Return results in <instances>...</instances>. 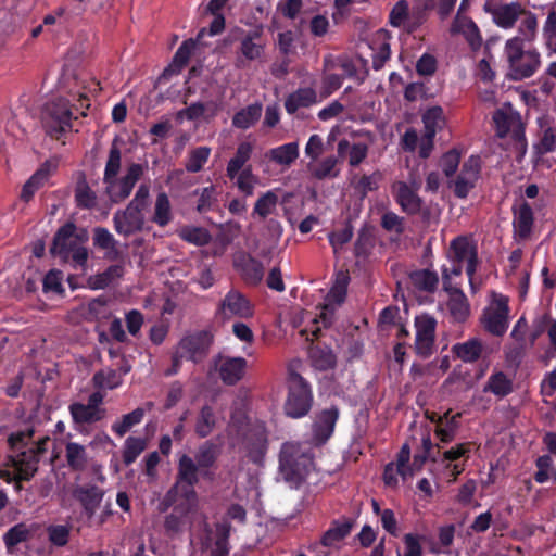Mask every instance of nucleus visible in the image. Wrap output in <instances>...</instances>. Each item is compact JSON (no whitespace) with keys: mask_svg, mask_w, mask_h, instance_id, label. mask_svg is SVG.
Wrapping results in <instances>:
<instances>
[{"mask_svg":"<svg viewBox=\"0 0 556 556\" xmlns=\"http://www.w3.org/2000/svg\"><path fill=\"white\" fill-rule=\"evenodd\" d=\"M349 281L350 277L348 274L341 273L337 276L334 285L331 287L326 296L327 304L341 305L344 302L346 298Z\"/></svg>","mask_w":556,"mask_h":556,"instance_id":"54","label":"nucleus"},{"mask_svg":"<svg viewBox=\"0 0 556 556\" xmlns=\"http://www.w3.org/2000/svg\"><path fill=\"white\" fill-rule=\"evenodd\" d=\"M146 170V166L140 163H131L124 176H114L112 179L103 180L105 185V193L109 200L118 204L125 201L132 192L136 184L141 179Z\"/></svg>","mask_w":556,"mask_h":556,"instance_id":"7","label":"nucleus"},{"mask_svg":"<svg viewBox=\"0 0 556 556\" xmlns=\"http://www.w3.org/2000/svg\"><path fill=\"white\" fill-rule=\"evenodd\" d=\"M513 390V380L504 371L493 372L483 387L484 393H492L498 399L506 397Z\"/></svg>","mask_w":556,"mask_h":556,"instance_id":"32","label":"nucleus"},{"mask_svg":"<svg viewBox=\"0 0 556 556\" xmlns=\"http://www.w3.org/2000/svg\"><path fill=\"white\" fill-rule=\"evenodd\" d=\"M353 237V227L351 224H346L342 229L332 231L329 235V242L333 248L334 252L346 244Z\"/></svg>","mask_w":556,"mask_h":556,"instance_id":"64","label":"nucleus"},{"mask_svg":"<svg viewBox=\"0 0 556 556\" xmlns=\"http://www.w3.org/2000/svg\"><path fill=\"white\" fill-rule=\"evenodd\" d=\"M315 103H317V92L313 88H299L286 98L285 109L288 114L293 115L299 109L309 108Z\"/></svg>","mask_w":556,"mask_h":556,"instance_id":"27","label":"nucleus"},{"mask_svg":"<svg viewBox=\"0 0 556 556\" xmlns=\"http://www.w3.org/2000/svg\"><path fill=\"white\" fill-rule=\"evenodd\" d=\"M457 0H413V27L427 22L430 12H435L440 21L447 20L454 12Z\"/></svg>","mask_w":556,"mask_h":556,"instance_id":"12","label":"nucleus"},{"mask_svg":"<svg viewBox=\"0 0 556 556\" xmlns=\"http://www.w3.org/2000/svg\"><path fill=\"white\" fill-rule=\"evenodd\" d=\"M73 496L80 503L85 515L88 518H92L100 507L104 492L94 484L78 485L74 489Z\"/></svg>","mask_w":556,"mask_h":556,"instance_id":"21","label":"nucleus"},{"mask_svg":"<svg viewBox=\"0 0 556 556\" xmlns=\"http://www.w3.org/2000/svg\"><path fill=\"white\" fill-rule=\"evenodd\" d=\"M484 11L492 15L493 22L501 28H511L519 16L525 13L519 2L498 4L494 0H486Z\"/></svg>","mask_w":556,"mask_h":556,"instance_id":"15","label":"nucleus"},{"mask_svg":"<svg viewBox=\"0 0 556 556\" xmlns=\"http://www.w3.org/2000/svg\"><path fill=\"white\" fill-rule=\"evenodd\" d=\"M30 531L25 523H17L11 527L3 535V542L8 551H12L20 543L26 542Z\"/></svg>","mask_w":556,"mask_h":556,"instance_id":"59","label":"nucleus"},{"mask_svg":"<svg viewBox=\"0 0 556 556\" xmlns=\"http://www.w3.org/2000/svg\"><path fill=\"white\" fill-rule=\"evenodd\" d=\"M121 164H122V152L117 144V138L114 139L112 142L109 157L105 163L104 167V174H103V180H109L114 178V176H117L121 170Z\"/></svg>","mask_w":556,"mask_h":556,"instance_id":"58","label":"nucleus"},{"mask_svg":"<svg viewBox=\"0 0 556 556\" xmlns=\"http://www.w3.org/2000/svg\"><path fill=\"white\" fill-rule=\"evenodd\" d=\"M217 315L223 319L247 318L253 315V307L243 293L231 289L218 304Z\"/></svg>","mask_w":556,"mask_h":556,"instance_id":"13","label":"nucleus"},{"mask_svg":"<svg viewBox=\"0 0 556 556\" xmlns=\"http://www.w3.org/2000/svg\"><path fill=\"white\" fill-rule=\"evenodd\" d=\"M214 343V334L211 330H199L186 334L180 339L177 349L193 364L202 363L210 353Z\"/></svg>","mask_w":556,"mask_h":556,"instance_id":"8","label":"nucleus"},{"mask_svg":"<svg viewBox=\"0 0 556 556\" xmlns=\"http://www.w3.org/2000/svg\"><path fill=\"white\" fill-rule=\"evenodd\" d=\"M443 290L448 294L446 303L451 317L455 323H465L470 315V305L462 289L450 281L448 269L441 267Z\"/></svg>","mask_w":556,"mask_h":556,"instance_id":"11","label":"nucleus"},{"mask_svg":"<svg viewBox=\"0 0 556 556\" xmlns=\"http://www.w3.org/2000/svg\"><path fill=\"white\" fill-rule=\"evenodd\" d=\"M48 179V172L40 168L24 184L21 192V199L24 202H29L36 191H38Z\"/></svg>","mask_w":556,"mask_h":556,"instance_id":"57","label":"nucleus"},{"mask_svg":"<svg viewBox=\"0 0 556 556\" xmlns=\"http://www.w3.org/2000/svg\"><path fill=\"white\" fill-rule=\"evenodd\" d=\"M337 162L334 156L324 159L311 168L312 176L319 180L328 177H337L339 175V170L336 169Z\"/></svg>","mask_w":556,"mask_h":556,"instance_id":"60","label":"nucleus"},{"mask_svg":"<svg viewBox=\"0 0 556 556\" xmlns=\"http://www.w3.org/2000/svg\"><path fill=\"white\" fill-rule=\"evenodd\" d=\"M76 206L84 210H91L97 205V194L83 179L75 188Z\"/></svg>","mask_w":556,"mask_h":556,"instance_id":"52","label":"nucleus"},{"mask_svg":"<svg viewBox=\"0 0 556 556\" xmlns=\"http://www.w3.org/2000/svg\"><path fill=\"white\" fill-rule=\"evenodd\" d=\"M20 470L18 478L31 480L38 471L40 459L29 450L20 453Z\"/></svg>","mask_w":556,"mask_h":556,"instance_id":"55","label":"nucleus"},{"mask_svg":"<svg viewBox=\"0 0 556 556\" xmlns=\"http://www.w3.org/2000/svg\"><path fill=\"white\" fill-rule=\"evenodd\" d=\"M513 227L520 239H527L532 230L534 216L531 205L523 201L518 207H513Z\"/></svg>","mask_w":556,"mask_h":556,"instance_id":"26","label":"nucleus"},{"mask_svg":"<svg viewBox=\"0 0 556 556\" xmlns=\"http://www.w3.org/2000/svg\"><path fill=\"white\" fill-rule=\"evenodd\" d=\"M308 354L312 366L319 371L332 369L337 364V357L328 346L314 345Z\"/></svg>","mask_w":556,"mask_h":556,"instance_id":"35","label":"nucleus"},{"mask_svg":"<svg viewBox=\"0 0 556 556\" xmlns=\"http://www.w3.org/2000/svg\"><path fill=\"white\" fill-rule=\"evenodd\" d=\"M65 458L67 466L73 471H83L88 465V454L86 447L77 442L66 443Z\"/></svg>","mask_w":556,"mask_h":556,"instance_id":"38","label":"nucleus"},{"mask_svg":"<svg viewBox=\"0 0 556 556\" xmlns=\"http://www.w3.org/2000/svg\"><path fill=\"white\" fill-rule=\"evenodd\" d=\"M278 197L273 190L263 193L255 202L252 215L266 219L277 207Z\"/></svg>","mask_w":556,"mask_h":556,"instance_id":"49","label":"nucleus"},{"mask_svg":"<svg viewBox=\"0 0 556 556\" xmlns=\"http://www.w3.org/2000/svg\"><path fill=\"white\" fill-rule=\"evenodd\" d=\"M193 194L199 197L195 210L200 214L207 213L217 205L216 189L214 186L195 189Z\"/></svg>","mask_w":556,"mask_h":556,"instance_id":"56","label":"nucleus"},{"mask_svg":"<svg viewBox=\"0 0 556 556\" xmlns=\"http://www.w3.org/2000/svg\"><path fill=\"white\" fill-rule=\"evenodd\" d=\"M414 325L416 328L414 350L418 356L428 358L434 351L438 321L434 316L422 313L415 316Z\"/></svg>","mask_w":556,"mask_h":556,"instance_id":"9","label":"nucleus"},{"mask_svg":"<svg viewBox=\"0 0 556 556\" xmlns=\"http://www.w3.org/2000/svg\"><path fill=\"white\" fill-rule=\"evenodd\" d=\"M413 9L409 10L407 0H399L389 13V24L392 27L402 28L406 34L415 33L421 25L413 24Z\"/></svg>","mask_w":556,"mask_h":556,"instance_id":"24","label":"nucleus"},{"mask_svg":"<svg viewBox=\"0 0 556 556\" xmlns=\"http://www.w3.org/2000/svg\"><path fill=\"white\" fill-rule=\"evenodd\" d=\"M355 520L350 517H342L331 521L329 529L324 532L318 543L312 545V548L331 547L336 543L344 540L354 528Z\"/></svg>","mask_w":556,"mask_h":556,"instance_id":"20","label":"nucleus"},{"mask_svg":"<svg viewBox=\"0 0 556 556\" xmlns=\"http://www.w3.org/2000/svg\"><path fill=\"white\" fill-rule=\"evenodd\" d=\"M173 219L172 205L166 192H159L155 199L154 213L151 218L160 227L167 226Z\"/></svg>","mask_w":556,"mask_h":556,"instance_id":"42","label":"nucleus"},{"mask_svg":"<svg viewBox=\"0 0 556 556\" xmlns=\"http://www.w3.org/2000/svg\"><path fill=\"white\" fill-rule=\"evenodd\" d=\"M412 285L419 291L433 293L438 289L439 276L430 269H416L409 273Z\"/></svg>","mask_w":556,"mask_h":556,"instance_id":"36","label":"nucleus"},{"mask_svg":"<svg viewBox=\"0 0 556 556\" xmlns=\"http://www.w3.org/2000/svg\"><path fill=\"white\" fill-rule=\"evenodd\" d=\"M123 275L124 267L122 265H110L104 271L90 276L87 281L88 287L92 290H103Z\"/></svg>","mask_w":556,"mask_h":556,"instance_id":"40","label":"nucleus"},{"mask_svg":"<svg viewBox=\"0 0 556 556\" xmlns=\"http://www.w3.org/2000/svg\"><path fill=\"white\" fill-rule=\"evenodd\" d=\"M422 123L425 127V132L429 134L430 136H435L437 131L444 124L443 109L439 105L429 108L422 114Z\"/></svg>","mask_w":556,"mask_h":556,"instance_id":"50","label":"nucleus"},{"mask_svg":"<svg viewBox=\"0 0 556 556\" xmlns=\"http://www.w3.org/2000/svg\"><path fill=\"white\" fill-rule=\"evenodd\" d=\"M236 177L238 189L247 197L252 195L256 178L252 173L251 166L243 168Z\"/></svg>","mask_w":556,"mask_h":556,"instance_id":"62","label":"nucleus"},{"mask_svg":"<svg viewBox=\"0 0 556 556\" xmlns=\"http://www.w3.org/2000/svg\"><path fill=\"white\" fill-rule=\"evenodd\" d=\"M380 224L384 230L389 232L393 231L396 235H402L405 230L404 217L399 216L392 211H388L381 216Z\"/></svg>","mask_w":556,"mask_h":556,"instance_id":"61","label":"nucleus"},{"mask_svg":"<svg viewBox=\"0 0 556 556\" xmlns=\"http://www.w3.org/2000/svg\"><path fill=\"white\" fill-rule=\"evenodd\" d=\"M237 66H242V59L245 61H256L264 54V45L262 43L263 27L257 26L252 30H241Z\"/></svg>","mask_w":556,"mask_h":556,"instance_id":"16","label":"nucleus"},{"mask_svg":"<svg viewBox=\"0 0 556 556\" xmlns=\"http://www.w3.org/2000/svg\"><path fill=\"white\" fill-rule=\"evenodd\" d=\"M206 33V28H202L199 30L197 39L189 38L184 40L175 52L170 66L176 67L177 71L182 70L188 64L192 53L194 52L197 48V41L202 39Z\"/></svg>","mask_w":556,"mask_h":556,"instance_id":"39","label":"nucleus"},{"mask_svg":"<svg viewBox=\"0 0 556 556\" xmlns=\"http://www.w3.org/2000/svg\"><path fill=\"white\" fill-rule=\"evenodd\" d=\"M109 299L105 295H99L88 302L85 312V318L88 321H100L110 318Z\"/></svg>","mask_w":556,"mask_h":556,"instance_id":"43","label":"nucleus"},{"mask_svg":"<svg viewBox=\"0 0 556 556\" xmlns=\"http://www.w3.org/2000/svg\"><path fill=\"white\" fill-rule=\"evenodd\" d=\"M253 152L252 143L244 141L241 142L235 155L229 160L227 164V176L233 179L239 172L243 169L244 164L250 160Z\"/></svg>","mask_w":556,"mask_h":556,"instance_id":"41","label":"nucleus"},{"mask_svg":"<svg viewBox=\"0 0 556 556\" xmlns=\"http://www.w3.org/2000/svg\"><path fill=\"white\" fill-rule=\"evenodd\" d=\"M218 425V417L215 408L210 404H204L199 409L194 419V433L200 439L210 437Z\"/></svg>","mask_w":556,"mask_h":556,"instance_id":"25","label":"nucleus"},{"mask_svg":"<svg viewBox=\"0 0 556 556\" xmlns=\"http://www.w3.org/2000/svg\"><path fill=\"white\" fill-rule=\"evenodd\" d=\"M74 105L63 97L48 101L41 111V123L46 134L52 139L60 140L65 134L73 130Z\"/></svg>","mask_w":556,"mask_h":556,"instance_id":"5","label":"nucleus"},{"mask_svg":"<svg viewBox=\"0 0 556 556\" xmlns=\"http://www.w3.org/2000/svg\"><path fill=\"white\" fill-rule=\"evenodd\" d=\"M187 514V508L175 506L173 511L165 517L164 530L167 536L174 538L182 532Z\"/></svg>","mask_w":556,"mask_h":556,"instance_id":"46","label":"nucleus"},{"mask_svg":"<svg viewBox=\"0 0 556 556\" xmlns=\"http://www.w3.org/2000/svg\"><path fill=\"white\" fill-rule=\"evenodd\" d=\"M299 154V143L293 141L269 149L265 156L277 165L290 167L296 161Z\"/></svg>","mask_w":556,"mask_h":556,"instance_id":"29","label":"nucleus"},{"mask_svg":"<svg viewBox=\"0 0 556 556\" xmlns=\"http://www.w3.org/2000/svg\"><path fill=\"white\" fill-rule=\"evenodd\" d=\"M460 163V153L456 149H452L444 153L440 161V166L446 177L453 176Z\"/></svg>","mask_w":556,"mask_h":556,"instance_id":"63","label":"nucleus"},{"mask_svg":"<svg viewBox=\"0 0 556 556\" xmlns=\"http://www.w3.org/2000/svg\"><path fill=\"white\" fill-rule=\"evenodd\" d=\"M508 312L507 299L502 296L496 301V307L484 314L485 329L494 336H503L508 328Z\"/></svg>","mask_w":556,"mask_h":556,"instance_id":"22","label":"nucleus"},{"mask_svg":"<svg viewBox=\"0 0 556 556\" xmlns=\"http://www.w3.org/2000/svg\"><path fill=\"white\" fill-rule=\"evenodd\" d=\"M262 111L263 106L258 102L239 110L232 116V126L242 130L249 129L261 118Z\"/></svg>","mask_w":556,"mask_h":556,"instance_id":"34","label":"nucleus"},{"mask_svg":"<svg viewBox=\"0 0 556 556\" xmlns=\"http://www.w3.org/2000/svg\"><path fill=\"white\" fill-rule=\"evenodd\" d=\"M287 396L283 403V413L292 419L307 416L314 404L312 384L292 367L288 368L286 379Z\"/></svg>","mask_w":556,"mask_h":556,"instance_id":"2","label":"nucleus"},{"mask_svg":"<svg viewBox=\"0 0 556 556\" xmlns=\"http://www.w3.org/2000/svg\"><path fill=\"white\" fill-rule=\"evenodd\" d=\"M146 415L142 407H137L132 412L123 415L121 420L112 424V431L119 438L124 437L132 427L139 425Z\"/></svg>","mask_w":556,"mask_h":556,"instance_id":"45","label":"nucleus"},{"mask_svg":"<svg viewBox=\"0 0 556 556\" xmlns=\"http://www.w3.org/2000/svg\"><path fill=\"white\" fill-rule=\"evenodd\" d=\"M70 414L75 425L94 424L102 420L105 410H96L87 404L74 402L68 406Z\"/></svg>","mask_w":556,"mask_h":556,"instance_id":"30","label":"nucleus"},{"mask_svg":"<svg viewBox=\"0 0 556 556\" xmlns=\"http://www.w3.org/2000/svg\"><path fill=\"white\" fill-rule=\"evenodd\" d=\"M178 236L181 240L198 247L206 245L212 240L210 231L203 227L186 226L179 230Z\"/></svg>","mask_w":556,"mask_h":556,"instance_id":"48","label":"nucleus"},{"mask_svg":"<svg viewBox=\"0 0 556 556\" xmlns=\"http://www.w3.org/2000/svg\"><path fill=\"white\" fill-rule=\"evenodd\" d=\"M87 241L85 230L77 231V226L73 222H66L54 233L50 254L73 268H85L89 255L85 247Z\"/></svg>","mask_w":556,"mask_h":556,"instance_id":"1","label":"nucleus"},{"mask_svg":"<svg viewBox=\"0 0 556 556\" xmlns=\"http://www.w3.org/2000/svg\"><path fill=\"white\" fill-rule=\"evenodd\" d=\"M419 184L409 186L405 181H395L392 185V193L395 202L400 205L402 212L407 215H417L422 212L424 201L418 195Z\"/></svg>","mask_w":556,"mask_h":556,"instance_id":"14","label":"nucleus"},{"mask_svg":"<svg viewBox=\"0 0 556 556\" xmlns=\"http://www.w3.org/2000/svg\"><path fill=\"white\" fill-rule=\"evenodd\" d=\"M93 245L106 250V258L114 261L119 257V251L117 249V241L113 235L103 227H97L93 230Z\"/></svg>","mask_w":556,"mask_h":556,"instance_id":"37","label":"nucleus"},{"mask_svg":"<svg viewBox=\"0 0 556 556\" xmlns=\"http://www.w3.org/2000/svg\"><path fill=\"white\" fill-rule=\"evenodd\" d=\"M249 459L260 465L262 464L267 452V439L264 432H256L252 434L247 442Z\"/></svg>","mask_w":556,"mask_h":556,"instance_id":"44","label":"nucleus"},{"mask_svg":"<svg viewBox=\"0 0 556 556\" xmlns=\"http://www.w3.org/2000/svg\"><path fill=\"white\" fill-rule=\"evenodd\" d=\"M339 408L331 406L320 410L313 422V439L316 444H325L334 431L339 419Z\"/></svg>","mask_w":556,"mask_h":556,"instance_id":"18","label":"nucleus"},{"mask_svg":"<svg viewBox=\"0 0 556 556\" xmlns=\"http://www.w3.org/2000/svg\"><path fill=\"white\" fill-rule=\"evenodd\" d=\"M452 351L464 363H475L481 357L483 345L480 339L471 338L454 344Z\"/></svg>","mask_w":556,"mask_h":556,"instance_id":"33","label":"nucleus"},{"mask_svg":"<svg viewBox=\"0 0 556 556\" xmlns=\"http://www.w3.org/2000/svg\"><path fill=\"white\" fill-rule=\"evenodd\" d=\"M220 455V447L212 440L204 441L199 447L194 456V462L201 469L203 477L207 476V469L212 468Z\"/></svg>","mask_w":556,"mask_h":556,"instance_id":"28","label":"nucleus"},{"mask_svg":"<svg viewBox=\"0 0 556 556\" xmlns=\"http://www.w3.org/2000/svg\"><path fill=\"white\" fill-rule=\"evenodd\" d=\"M247 366L244 357L218 353L212 358L210 368L218 374L224 384L235 386L244 377Z\"/></svg>","mask_w":556,"mask_h":556,"instance_id":"10","label":"nucleus"},{"mask_svg":"<svg viewBox=\"0 0 556 556\" xmlns=\"http://www.w3.org/2000/svg\"><path fill=\"white\" fill-rule=\"evenodd\" d=\"M93 387L97 389L113 390L123 383V378L117 370L112 368L101 369L92 377Z\"/></svg>","mask_w":556,"mask_h":556,"instance_id":"47","label":"nucleus"},{"mask_svg":"<svg viewBox=\"0 0 556 556\" xmlns=\"http://www.w3.org/2000/svg\"><path fill=\"white\" fill-rule=\"evenodd\" d=\"M478 253L477 245L466 236H458L450 243L447 256L454 263H463Z\"/></svg>","mask_w":556,"mask_h":556,"instance_id":"31","label":"nucleus"},{"mask_svg":"<svg viewBox=\"0 0 556 556\" xmlns=\"http://www.w3.org/2000/svg\"><path fill=\"white\" fill-rule=\"evenodd\" d=\"M233 267L248 285L256 286L264 278L263 264L249 253L241 252L237 254L233 258Z\"/></svg>","mask_w":556,"mask_h":556,"instance_id":"19","label":"nucleus"},{"mask_svg":"<svg viewBox=\"0 0 556 556\" xmlns=\"http://www.w3.org/2000/svg\"><path fill=\"white\" fill-rule=\"evenodd\" d=\"M199 473L201 469L193 458L184 454L180 456L177 466V477L175 484L167 491L162 503L161 510L165 511L175 505L178 497L184 498L187 503L197 500L195 484L199 482Z\"/></svg>","mask_w":556,"mask_h":556,"instance_id":"3","label":"nucleus"},{"mask_svg":"<svg viewBox=\"0 0 556 556\" xmlns=\"http://www.w3.org/2000/svg\"><path fill=\"white\" fill-rule=\"evenodd\" d=\"M505 54L510 70V78L522 80L531 77L541 65V56L536 50H525L520 37L508 39L505 43Z\"/></svg>","mask_w":556,"mask_h":556,"instance_id":"6","label":"nucleus"},{"mask_svg":"<svg viewBox=\"0 0 556 556\" xmlns=\"http://www.w3.org/2000/svg\"><path fill=\"white\" fill-rule=\"evenodd\" d=\"M313 465V457L300 443L286 442L279 453V472L292 488H299Z\"/></svg>","mask_w":556,"mask_h":556,"instance_id":"4","label":"nucleus"},{"mask_svg":"<svg viewBox=\"0 0 556 556\" xmlns=\"http://www.w3.org/2000/svg\"><path fill=\"white\" fill-rule=\"evenodd\" d=\"M113 224L118 235L129 237L143 229L144 215L132 206L127 205L124 210H118L114 213Z\"/></svg>","mask_w":556,"mask_h":556,"instance_id":"17","label":"nucleus"},{"mask_svg":"<svg viewBox=\"0 0 556 556\" xmlns=\"http://www.w3.org/2000/svg\"><path fill=\"white\" fill-rule=\"evenodd\" d=\"M211 155V148L198 147L189 152L185 168L188 173H199L202 170Z\"/></svg>","mask_w":556,"mask_h":556,"instance_id":"53","label":"nucleus"},{"mask_svg":"<svg viewBox=\"0 0 556 556\" xmlns=\"http://www.w3.org/2000/svg\"><path fill=\"white\" fill-rule=\"evenodd\" d=\"M147 442L142 438L128 437L125 440L124 450L122 453L123 463L126 466L131 465L136 462L138 456L146 450Z\"/></svg>","mask_w":556,"mask_h":556,"instance_id":"51","label":"nucleus"},{"mask_svg":"<svg viewBox=\"0 0 556 556\" xmlns=\"http://www.w3.org/2000/svg\"><path fill=\"white\" fill-rule=\"evenodd\" d=\"M451 31L462 34L472 51H478L482 46L479 27L470 17L455 16L451 25Z\"/></svg>","mask_w":556,"mask_h":556,"instance_id":"23","label":"nucleus"}]
</instances>
